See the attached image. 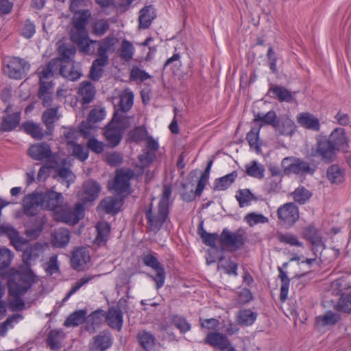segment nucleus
Instances as JSON below:
<instances>
[{
    "mask_svg": "<svg viewBox=\"0 0 351 351\" xmlns=\"http://www.w3.org/2000/svg\"><path fill=\"white\" fill-rule=\"evenodd\" d=\"M171 193V187L169 185H165L157 206H154L152 202L148 207L145 208L144 213L148 231L154 233L158 232L169 219L171 205L170 202Z\"/></svg>",
    "mask_w": 351,
    "mask_h": 351,
    "instance_id": "obj_1",
    "label": "nucleus"
},
{
    "mask_svg": "<svg viewBox=\"0 0 351 351\" xmlns=\"http://www.w3.org/2000/svg\"><path fill=\"white\" fill-rule=\"evenodd\" d=\"M90 17L91 12L88 9L73 13L71 19L72 29L70 32V39L77 45L79 51L93 52L88 45H86L84 47L83 45V43L89 38L86 26Z\"/></svg>",
    "mask_w": 351,
    "mask_h": 351,
    "instance_id": "obj_2",
    "label": "nucleus"
},
{
    "mask_svg": "<svg viewBox=\"0 0 351 351\" xmlns=\"http://www.w3.org/2000/svg\"><path fill=\"white\" fill-rule=\"evenodd\" d=\"M129 125L127 117L118 110H115L112 119L106 126L104 132L109 147L113 148L119 145L123 138V131Z\"/></svg>",
    "mask_w": 351,
    "mask_h": 351,
    "instance_id": "obj_3",
    "label": "nucleus"
},
{
    "mask_svg": "<svg viewBox=\"0 0 351 351\" xmlns=\"http://www.w3.org/2000/svg\"><path fill=\"white\" fill-rule=\"evenodd\" d=\"M84 206L82 203H76L72 208L68 204L60 206L56 213L59 221L70 225L77 224L84 217Z\"/></svg>",
    "mask_w": 351,
    "mask_h": 351,
    "instance_id": "obj_4",
    "label": "nucleus"
},
{
    "mask_svg": "<svg viewBox=\"0 0 351 351\" xmlns=\"http://www.w3.org/2000/svg\"><path fill=\"white\" fill-rule=\"evenodd\" d=\"M117 42V38L114 35H108L105 38L101 40H93L89 38L83 43L84 47L86 45H88L90 50H93L92 53H86L84 51H80L84 55H95V45H98L97 54L98 58L108 61L109 57L108 52L112 49Z\"/></svg>",
    "mask_w": 351,
    "mask_h": 351,
    "instance_id": "obj_5",
    "label": "nucleus"
},
{
    "mask_svg": "<svg viewBox=\"0 0 351 351\" xmlns=\"http://www.w3.org/2000/svg\"><path fill=\"white\" fill-rule=\"evenodd\" d=\"M221 244L231 248L232 251L241 250L245 245V231L239 229L235 232H231L228 228H224L219 237Z\"/></svg>",
    "mask_w": 351,
    "mask_h": 351,
    "instance_id": "obj_6",
    "label": "nucleus"
},
{
    "mask_svg": "<svg viewBox=\"0 0 351 351\" xmlns=\"http://www.w3.org/2000/svg\"><path fill=\"white\" fill-rule=\"evenodd\" d=\"M143 264L149 267L156 271L155 276L149 275V277L156 282V289H160L165 281V271L164 267L160 264L156 257L152 254H144L142 255Z\"/></svg>",
    "mask_w": 351,
    "mask_h": 351,
    "instance_id": "obj_7",
    "label": "nucleus"
},
{
    "mask_svg": "<svg viewBox=\"0 0 351 351\" xmlns=\"http://www.w3.org/2000/svg\"><path fill=\"white\" fill-rule=\"evenodd\" d=\"M101 190L100 184L95 180H88L83 183L82 189L78 192L77 197L82 205L93 202Z\"/></svg>",
    "mask_w": 351,
    "mask_h": 351,
    "instance_id": "obj_8",
    "label": "nucleus"
},
{
    "mask_svg": "<svg viewBox=\"0 0 351 351\" xmlns=\"http://www.w3.org/2000/svg\"><path fill=\"white\" fill-rule=\"evenodd\" d=\"M30 64L23 58H12L4 67V72L10 78L20 80L29 70Z\"/></svg>",
    "mask_w": 351,
    "mask_h": 351,
    "instance_id": "obj_9",
    "label": "nucleus"
},
{
    "mask_svg": "<svg viewBox=\"0 0 351 351\" xmlns=\"http://www.w3.org/2000/svg\"><path fill=\"white\" fill-rule=\"evenodd\" d=\"M337 151L326 137L317 138L315 156L320 157L324 162H332L335 159Z\"/></svg>",
    "mask_w": 351,
    "mask_h": 351,
    "instance_id": "obj_10",
    "label": "nucleus"
},
{
    "mask_svg": "<svg viewBox=\"0 0 351 351\" xmlns=\"http://www.w3.org/2000/svg\"><path fill=\"white\" fill-rule=\"evenodd\" d=\"M23 213L27 216H36L40 208L43 209V203L40 192L34 191L25 195L23 199Z\"/></svg>",
    "mask_w": 351,
    "mask_h": 351,
    "instance_id": "obj_11",
    "label": "nucleus"
},
{
    "mask_svg": "<svg viewBox=\"0 0 351 351\" xmlns=\"http://www.w3.org/2000/svg\"><path fill=\"white\" fill-rule=\"evenodd\" d=\"M277 215L285 224L291 226L299 219L298 208L293 202L286 203L278 208Z\"/></svg>",
    "mask_w": 351,
    "mask_h": 351,
    "instance_id": "obj_12",
    "label": "nucleus"
},
{
    "mask_svg": "<svg viewBox=\"0 0 351 351\" xmlns=\"http://www.w3.org/2000/svg\"><path fill=\"white\" fill-rule=\"evenodd\" d=\"M43 209L49 210H55L59 208L64 200V197L61 193L56 192L51 189L40 192Z\"/></svg>",
    "mask_w": 351,
    "mask_h": 351,
    "instance_id": "obj_13",
    "label": "nucleus"
},
{
    "mask_svg": "<svg viewBox=\"0 0 351 351\" xmlns=\"http://www.w3.org/2000/svg\"><path fill=\"white\" fill-rule=\"evenodd\" d=\"M302 234L304 238L313 245L312 250L315 256L319 250L322 255V250L325 249V244L319 230L313 226H308L304 228Z\"/></svg>",
    "mask_w": 351,
    "mask_h": 351,
    "instance_id": "obj_14",
    "label": "nucleus"
},
{
    "mask_svg": "<svg viewBox=\"0 0 351 351\" xmlns=\"http://www.w3.org/2000/svg\"><path fill=\"white\" fill-rule=\"evenodd\" d=\"M0 233L5 234L10 241V243L17 251H21L27 243V241L19 235V232L11 225H1Z\"/></svg>",
    "mask_w": 351,
    "mask_h": 351,
    "instance_id": "obj_15",
    "label": "nucleus"
},
{
    "mask_svg": "<svg viewBox=\"0 0 351 351\" xmlns=\"http://www.w3.org/2000/svg\"><path fill=\"white\" fill-rule=\"evenodd\" d=\"M134 177V172L132 169L117 171L113 184L114 190L120 193L126 192L130 187V181Z\"/></svg>",
    "mask_w": 351,
    "mask_h": 351,
    "instance_id": "obj_16",
    "label": "nucleus"
},
{
    "mask_svg": "<svg viewBox=\"0 0 351 351\" xmlns=\"http://www.w3.org/2000/svg\"><path fill=\"white\" fill-rule=\"evenodd\" d=\"M28 155L35 160L43 161L49 158L52 155V152L47 143H36L29 147Z\"/></svg>",
    "mask_w": 351,
    "mask_h": 351,
    "instance_id": "obj_17",
    "label": "nucleus"
},
{
    "mask_svg": "<svg viewBox=\"0 0 351 351\" xmlns=\"http://www.w3.org/2000/svg\"><path fill=\"white\" fill-rule=\"evenodd\" d=\"M334 147L337 150H346L348 147V138L345 129L337 128L335 129L327 138Z\"/></svg>",
    "mask_w": 351,
    "mask_h": 351,
    "instance_id": "obj_18",
    "label": "nucleus"
},
{
    "mask_svg": "<svg viewBox=\"0 0 351 351\" xmlns=\"http://www.w3.org/2000/svg\"><path fill=\"white\" fill-rule=\"evenodd\" d=\"M88 250L84 247H77L73 252L71 258V265L75 270H82L85 265L90 261Z\"/></svg>",
    "mask_w": 351,
    "mask_h": 351,
    "instance_id": "obj_19",
    "label": "nucleus"
},
{
    "mask_svg": "<svg viewBox=\"0 0 351 351\" xmlns=\"http://www.w3.org/2000/svg\"><path fill=\"white\" fill-rule=\"evenodd\" d=\"M105 318L110 328L119 331L121 330L123 317L122 311L119 306L110 307L108 311L105 312Z\"/></svg>",
    "mask_w": 351,
    "mask_h": 351,
    "instance_id": "obj_20",
    "label": "nucleus"
},
{
    "mask_svg": "<svg viewBox=\"0 0 351 351\" xmlns=\"http://www.w3.org/2000/svg\"><path fill=\"white\" fill-rule=\"evenodd\" d=\"M274 129L278 136H291L294 133L295 124L287 115L280 116Z\"/></svg>",
    "mask_w": 351,
    "mask_h": 351,
    "instance_id": "obj_21",
    "label": "nucleus"
},
{
    "mask_svg": "<svg viewBox=\"0 0 351 351\" xmlns=\"http://www.w3.org/2000/svg\"><path fill=\"white\" fill-rule=\"evenodd\" d=\"M11 111V107L8 106L5 112L6 116H4L1 124L0 132H9L14 130L19 124L21 119V112H16L12 114H9Z\"/></svg>",
    "mask_w": 351,
    "mask_h": 351,
    "instance_id": "obj_22",
    "label": "nucleus"
},
{
    "mask_svg": "<svg viewBox=\"0 0 351 351\" xmlns=\"http://www.w3.org/2000/svg\"><path fill=\"white\" fill-rule=\"evenodd\" d=\"M229 341H230L227 335L216 331L208 332L202 342L204 344L208 345L214 349L219 350Z\"/></svg>",
    "mask_w": 351,
    "mask_h": 351,
    "instance_id": "obj_23",
    "label": "nucleus"
},
{
    "mask_svg": "<svg viewBox=\"0 0 351 351\" xmlns=\"http://www.w3.org/2000/svg\"><path fill=\"white\" fill-rule=\"evenodd\" d=\"M60 64H58V59H51L48 63L44 66H41L37 71V74L39 77L40 83H48L45 82V80H48L52 77L56 71L59 69ZM49 83H51V82Z\"/></svg>",
    "mask_w": 351,
    "mask_h": 351,
    "instance_id": "obj_24",
    "label": "nucleus"
},
{
    "mask_svg": "<svg viewBox=\"0 0 351 351\" xmlns=\"http://www.w3.org/2000/svg\"><path fill=\"white\" fill-rule=\"evenodd\" d=\"M22 128L27 134L36 140H41L45 137L52 135V134H48L47 129L44 130L39 124L32 121L23 123Z\"/></svg>",
    "mask_w": 351,
    "mask_h": 351,
    "instance_id": "obj_25",
    "label": "nucleus"
},
{
    "mask_svg": "<svg viewBox=\"0 0 351 351\" xmlns=\"http://www.w3.org/2000/svg\"><path fill=\"white\" fill-rule=\"evenodd\" d=\"M43 250V246L40 243H36L27 247L22 254L25 267H31V261L38 258Z\"/></svg>",
    "mask_w": 351,
    "mask_h": 351,
    "instance_id": "obj_26",
    "label": "nucleus"
},
{
    "mask_svg": "<svg viewBox=\"0 0 351 351\" xmlns=\"http://www.w3.org/2000/svg\"><path fill=\"white\" fill-rule=\"evenodd\" d=\"M112 345V337L108 330H104L93 337V348L99 351H104Z\"/></svg>",
    "mask_w": 351,
    "mask_h": 351,
    "instance_id": "obj_27",
    "label": "nucleus"
},
{
    "mask_svg": "<svg viewBox=\"0 0 351 351\" xmlns=\"http://www.w3.org/2000/svg\"><path fill=\"white\" fill-rule=\"evenodd\" d=\"M97 236L95 239V243L98 245H104L107 243L111 230V226L107 221H101L97 222L95 226Z\"/></svg>",
    "mask_w": 351,
    "mask_h": 351,
    "instance_id": "obj_28",
    "label": "nucleus"
},
{
    "mask_svg": "<svg viewBox=\"0 0 351 351\" xmlns=\"http://www.w3.org/2000/svg\"><path fill=\"white\" fill-rule=\"evenodd\" d=\"M298 123L303 128L313 131H319L320 123L317 118L309 112L300 113L298 117Z\"/></svg>",
    "mask_w": 351,
    "mask_h": 351,
    "instance_id": "obj_29",
    "label": "nucleus"
},
{
    "mask_svg": "<svg viewBox=\"0 0 351 351\" xmlns=\"http://www.w3.org/2000/svg\"><path fill=\"white\" fill-rule=\"evenodd\" d=\"M121 205L117 197L110 196L99 202L97 209L104 211L106 214L115 215L119 211Z\"/></svg>",
    "mask_w": 351,
    "mask_h": 351,
    "instance_id": "obj_30",
    "label": "nucleus"
},
{
    "mask_svg": "<svg viewBox=\"0 0 351 351\" xmlns=\"http://www.w3.org/2000/svg\"><path fill=\"white\" fill-rule=\"evenodd\" d=\"M59 73L61 76L70 81H76L82 75L79 67L70 62L66 64H60Z\"/></svg>",
    "mask_w": 351,
    "mask_h": 351,
    "instance_id": "obj_31",
    "label": "nucleus"
},
{
    "mask_svg": "<svg viewBox=\"0 0 351 351\" xmlns=\"http://www.w3.org/2000/svg\"><path fill=\"white\" fill-rule=\"evenodd\" d=\"M156 16L155 9L153 5L145 6L140 10L138 27L143 29L148 28Z\"/></svg>",
    "mask_w": 351,
    "mask_h": 351,
    "instance_id": "obj_32",
    "label": "nucleus"
},
{
    "mask_svg": "<svg viewBox=\"0 0 351 351\" xmlns=\"http://www.w3.org/2000/svg\"><path fill=\"white\" fill-rule=\"evenodd\" d=\"M105 317V311L101 309H97L86 316V330L90 332H95L103 322Z\"/></svg>",
    "mask_w": 351,
    "mask_h": 351,
    "instance_id": "obj_33",
    "label": "nucleus"
},
{
    "mask_svg": "<svg viewBox=\"0 0 351 351\" xmlns=\"http://www.w3.org/2000/svg\"><path fill=\"white\" fill-rule=\"evenodd\" d=\"M53 83H40L38 97L45 107L51 106L53 101Z\"/></svg>",
    "mask_w": 351,
    "mask_h": 351,
    "instance_id": "obj_34",
    "label": "nucleus"
},
{
    "mask_svg": "<svg viewBox=\"0 0 351 351\" xmlns=\"http://www.w3.org/2000/svg\"><path fill=\"white\" fill-rule=\"evenodd\" d=\"M70 241V232L64 228L56 230L51 235V243L56 247H65Z\"/></svg>",
    "mask_w": 351,
    "mask_h": 351,
    "instance_id": "obj_35",
    "label": "nucleus"
},
{
    "mask_svg": "<svg viewBox=\"0 0 351 351\" xmlns=\"http://www.w3.org/2000/svg\"><path fill=\"white\" fill-rule=\"evenodd\" d=\"M263 124L252 126L250 130L246 134V140L251 149H254L257 153L261 152V143H259V134Z\"/></svg>",
    "mask_w": 351,
    "mask_h": 351,
    "instance_id": "obj_36",
    "label": "nucleus"
},
{
    "mask_svg": "<svg viewBox=\"0 0 351 351\" xmlns=\"http://www.w3.org/2000/svg\"><path fill=\"white\" fill-rule=\"evenodd\" d=\"M136 337L139 344L145 351H152L157 341L152 333L146 330L138 332Z\"/></svg>",
    "mask_w": 351,
    "mask_h": 351,
    "instance_id": "obj_37",
    "label": "nucleus"
},
{
    "mask_svg": "<svg viewBox=\"0 0 351 351\" xmlns=\"http://www.w3.org/2000/svg\"><path fill=\"white\" fill-rule=\"evenodd\" d=\"M310 164L311 163L300 158H295L291 173L301 176L306 174L313 175L315 171V167L311 166Z\"/></svg>",
    "mask_w": 351,
    "mask_h": 351,
    "instance_id": "obj_38",
    "label": "nucleus"
},
{
    "mask_svg": "<svg viewBox=\"0 0 351 351\" xmlns=\"http://www.w3.org/2000/svg\"><path fill=\"white\" fill-rule=\"evenodd\" d=\"M59 119L58 116V109L56 108H47L42 115V121L45 123L48 134H53L54 130V123Z\"/></svg>",
    "mask_w": 351,
    "mask_h": 351,
    "instance_id": "obj_39",
    "label": "nucleus"
},
{
    "mask_svg": "<svg viewBox=\"0 0 351 351\" xmlns=\"http://www.w3.org/2000/svg\"><path fill=\"white\" fill-rule=\"evenodd\" d=\"M328 180L333 184H339L345 180V171L337 165H332L327 169Z\"/></svg>",
    "mask_w": 351,
    "mask_h": 351,
    "instance_id": "obj_40",
    "label": "nucleus"
},
{
    "mask_svg": "<svg viewBox=\"0 0 351 351\" xmlns=\"http://www.w3.org/2000/svg\"><path fill=\"white\" fill-rule=\"evenodd\" d=\"M108 61L99 58L95 59L90 68L89 77L93 81H98L102 77L104 71V68L108 64Z\"/></svg>",
    "mask_w": 351,
    "mask_h": 351,
    "instance_id": "obj_41",
    "label": "nucleus"
},
{
    "mask_svg": "<svg viewBox=\"0 0 351 351\" xmlns=\"http://www.w3.org/2000/svg\"><path fill=\"white\" fill-rule=\"evenodd\" d=\"M87 311L86 309H80L73 312L69 315L64 323L66 327H75L86 320Z\"/></svg>",
    "mask_w": 351,
    "mask_h": 351,
    "instance_id": "obj_42",
    "label": "nucleus"
},
{
    "mask_svg": "<svg viewBox=\"0 0 351 351\" xmlns=\"http://www.w3.org/2000/svg\"><path fill=\"white\" fill-rule=\"evenodd\" d=\"M95 87L90 82L84 81L78 89V94L82 97L83 104L90 103L95 97Z\"/></svg>",
    "mask_w": 351,
    "mask_h": 351,
    "instance_id": "obj_43",
    "label": "nucleus"
},
{
    "mask_svg": "<svg viewBox=\"0 0 351 351\" xmlns=\"http://www.w3.org/2000/svg\"><path fill=\"white\" fill-rule=\"evenodd\" d=\"M197 233L202 239L203 243L212 248H217L216 241L219 240L220 235L217 233H208L203 227V221H202L197 228Z\"/></svg>",
    "mask_w": 351,
    "mask_h": 351,
    "instance_id": "obj_44",
    "label": "nucleus"
},
{
    "mask_svg": "<svg viewBox=\"0 0 351 351\" xmlns=\"http://www.w3.org/2000/svg\"><path fill=\"white\" fill-rule=\"evenodd\" d=\"M59 57L56 59L58 60V64H66L70 62H74L72 57H73L76 53V49L74 46L67 47L65 45H62L58 48Z\"/></svg>",
    "mask_w": 351,
    "mask_h": 351,
    "instance_id": "obj_45",
    "label": "nucleus"
},
{
    "mask_svg": "<svg viewBox=\"0 0 351 351\" xmlns=\"http://www.w3.org/2000/svg\"><path fill=\"white\" fill-rule=\"evenodd\" d=\"M237 177L236 171L227 174L215 180L213 189L215 191H224L229 188Z\"/></svg>",
    "mask_w": 351,
    "mask_h": 351,
    "instance_id": "obj_46",
    "label": "nucleus"
},
{
    "mask_svg": "<svg viewBox=\"0 0 351 351\" xmlns=\"http://www.w3.org/2000/svg\"><path fill=\"white\" fill-rule=\"evenodd\" d=\"M30 288L29 285H26L24 282L21 284L12 280L8 282V293L10 296L24 295Z\"/></svg>",
    "mask_w": 351,
    "mask_h": 351,
    "instance_id": "obj_47",
    "label": "nucleus"
},
{
    "mask_svg": "<svg viewBox=\"0 0 351 351\" xmlns=\"http://www.w3.org/2000/svg\"><path fill=\"white\" fill-rule=\"evenodd\" d=\"M63 338V334L61 330H52L49 332L46 343L52 350H58L62 347L61 341Z\"/></svg>",
    "mask_w": 351,
    "mask_h": 351,
    "instance_id": "obj_48",
    "label": "nucleus"
},
{
    "mask_svg": "<svg viewBox=\"0 0 351 351\" xmlns=\"http://www.w3.org/2000/svg\"><path fill=\"white\" fill-rule=\"evenodd\" d=\"M280 102H291L293 97L289 90L280 86H271L269 89Z\"/></svg>",
    "mask_w": 351,
    "mask_h": 351,
    "instance_id": "obj_49",
    "label": "nucleus"
},
{
    "mask_svg": "<svg viewBox=\"0 0 351 351\" xmlns=\"http://www.w3.org/2000/svg\"><path fill=\"white\" fill-rule=\"evenodd\" d=\"M235 197L241 208L248 206L252 201L257 200L256 197L247 189L239 190Z\"/></svg>",
    "mask_w": 351,
    "mask_h": 351,
    "instance_id": "obj_50",
    "label": "nucleus"
},
{
    "mask_svg": "<svg viewBox=\"0 0 351 351\" xmlns=\"http://www.w3.org/2000/svg\"><path fill=\"white\" fill-rule=\"evenodd\" d=\"M109 28L110 24L106 19H97L91 23V33L96 36H104Z\"/></svg>",
    "mask_w": 351,
    "mask_h": 351,
    "instance_id": "obj_51",
    "label": "nucleus"
},
{
    "mask_svg": "<svg viewBox=\"0 0 351 351\" xmlns=\"http://www.w3.org/2000/svg\"><path fill=\"white\" fill-rule=\"evenodd\" d=\"M276 239L279 242L291 246L303 247L302 243L298 240V237L289 232L282 233L278 232L276 233Z\"/></svg>",
    "mask_w": 351,
    "mask_h": 351,
    "instance_id": "obj_52",
    "label": "nucleus"
},
{
    "mask_svg": "<svg viewBox=\"0 0 351 351\" xmlns=\"http://www.w3.org/2000/svg\"><path fill=\"white\" fill-rule=\"evenodd\" d=\"M317 322L322 326H332L340 319V315L331 311H327L324 315L316 317Z\"/></svg>",
    "mask_w": 351,
    "mask_h": 351,
    "instance_id": "obj_53",
    "label": "nucleus"
},
{
    "mask_svg": "<svg viewBox=\"0 0 351 351\" xmlns=\"http://www.w3.org/2000/svg\"><path fill=\"white\" fill-rule=\"evenodd\" d=\"M147 134L148 132L145 125L137 126L129 132L128 138L131 142L139 143L145 140Z\"/></svg>",
    "mask_w": 351,
    "mask_h": 351,
    "instance_id": "obj_54",
    "label": "nucleus"
},
{
    "mask_svg": "<svg viewBox=\"0 0 351 351\" xmlns=\"http://www.w3.org/2000/svg\"><path fill=\"white\" fill-rule=\"evenodd\" d=\"M256 317L257 314L250 309L241 310L238 313V322L241 325L250 326Z\"/></svg>",
    "mask_w": 351,
    "mask_h": 351,
    "instance_id": "obj_55",
    "label": "nucleus"
},
{
    "mask_svg": "<svg viewBox=\"0 0 351 351\" xmlns=\"http://www.w3.org/2000/svg\"><path fill=\"white\" fill-rule=\"evenodd\" d=\"M134 52V47L132 44L127 40H123L119 49V57L125 61H130L132 59Z\"/></svg>",
    "mask_w": 351,
    "mask_h": 351,
    "instance_id": "obj_56",
    "label": "nucleus"
},
{
    "mask_svg": "<svg viewBox=\"0 0 351 351\" xmlns=\"http://www.w3.org/2000/svg\"><path fill=\"white\" fill-rule=\"evenodd\" d=\"M246 173L254 178H263L264 177V167L257 161L253 160L250 165L245 166Z\"/></svg>",
    "mask_w": 351,
    "mask_h": 351,
    "instance_id": "obj_57",
    "label": "nucleus"
},
{
    "mask_svg": "<svg viewBox=\"0 0 351 351\" xmlns=\"http://www.w3.org/2000/svg\"><path fill=\"white\" fill-rule=\"evenodd\" d=\"M200 328L205 332H216L219 326V321L215 318L199 319Z\"/></svg>",
    "mask_w": 351,
    "mask_h": 351,
    "instance_id": "obj_58",
    "label": "nucleus"
},
{
    "mask_svg": "<svg viewBox=\"0 0 351 351\" xmlns=\"http://www.w3.org/2000/svg\"><path fill=\"white\" fill-rule=\"evenodd\" d=\"M213 161L212 160H209L206 169H204V172L202 173L196 188V193L197 195L200 196L202 195V193L203 190L205 188V186L208 180L209 174L210 171V169L212 167Z\"/></svg>",
    "mask_w": 351,
    "mask_h": 351,
    "instance_id": "obj_59",
    "label": "nucleus"
},
{
    "mask_svg": "<svg viewBox=\"0 0 351 351\" xmlns=\"http://www.w3.org/2000/svg\"><path fill=\"white\" fill-rule=\"evenodd\" d=\"M293 199L300 204H304L307 200L310 199L312 193L305 189L304 186L297 188L293 192Z\"/></svg>",
    "mask_w": 351,
    "mask_h": 351,
    "instance_id": "obj_60",
    "label": "nucleus"
},
{
    "mask_svg": "<svg viewBox=\"0 0 351 351\" xmlns=\"http://www.w3.org/2000/svg\"><path fill=\"white\" fill-rule=\"evenodd\" d=\"M171 322L172 324L182 333L189 331L191 328V324L184 317L174 315L171 317Z\"/></svg>",
    "mask_w": 351,
    "mask_h": 351,
    "instance_id": "obj_61",
    "label": "nucleus"
},
{
    "mask_svg": "<svg viewBox=\"0 0 351 351\" xmlns=\"http://www.w3.org/2000/svg\"><path fill=\"white\" fill-rule=\"evenodd\" d=\"M106 112L104 108H93L92 109L87 118L88 124L97 123L104 119Z\"/></svg>",
    "mask_w": 351,
    "mask_h": 351,
    "instance_id": "obj_62",
    "label": "nucleus"
},
{
    "mask_svg": "<svg viewBox=\"0 0 351 351\" xmlns=\"http://www.w3.org/2000/svg\"><path fill=\"white\" fill-rule=\"evenodd\" d=\"M336 308L339 311L351 313V293L342 294L337 302Z\"/></svg>",
    "mask_w": 351,
    "mask_h": 351,
    "instance_id": "obj_63",
    "label": "nucleus"
},
{
    "mask_svg": "<svg viewBox=\"0 0 351 351\" xmlns=\"http://www.w3.org/2000/svg\"><path fill=\"white\" fill-rule=\"evenodd\" d=\"M152 76L144 70L140 69L138 66H134L130 73V79L132 81L140 80L141 82L151 79Z\"/></svg>",
    "mask_w": 351,
    "mask_h": 351,
    "instance_id": "obj_64",
    "label": "nucleus"
}]
</instances>
